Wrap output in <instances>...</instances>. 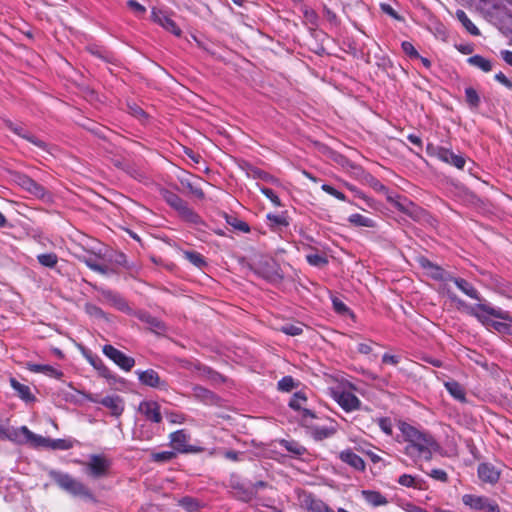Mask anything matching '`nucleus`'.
<instances>
[{"label":"nucleus","mask_w":512,"mask_h":512,"mask_svg":"<svg viewBox=\"0 0 512 512\" xmlns=\"http://www.w3.org/2000/svg\"><path fill=\"white\" fill-rule=\"evenodd\" d=\"M245 170L248 177H252L253 179H260L269 183L277 182V179L274 176L251 164L246 163Z\"/></svg>","instance_id":"nucleus-37"},{"label":"nucleus","mask_w":512,"mask_h":512,"mask_svg":"<svg viewBox=\"0 0 512 512\" xmlns=\"http://www.w3.org/2000/svg\"><path fill=\"white\" fill-rule=\"evenodd\" d=\"M101 292V295L108 301L112 302L113 304L117 305L119 308L124 304V300L123 298L113 292L112 290H109V289H101L100 290Z\"/></svg>","instance_id":"nucleus-50"},{"label":"nucleus","mask_w":512,"mask_h":512,"mask_svg":"<svg viewBox=\"0 0 512 512\" xmlns=\"http://www.w3.org/2000/svg\"><path fill=\"white\" fill-rule=\"evenodd\" d=\"M321 189L338 200L346 201V195L329 184H323Z\"/></svg>","instance_id":"nucleus-59"},{"label":"nucleus","mask_w":512,"mask_h":512,"mask_svg":"<svg viewBox=\"0 0 512 512\" xmlns=\"http://www.w3.org/2000/svg\"><path fill=\"white\" fill-rule=\"evenodd\" d=\"M138 318L140 321L146 323L151 331L157 334H161L166 331L165 323L147 312L139 313Z\"/></svg>","instance_id":"nucleus-27"},{"label":"nucleus","mask_w":512,"mask_h":512,"mask_svg":"<svg viewBox=\"0 0 512 512\" xmlns=\"http://www.w3.org/2000/svg\"><path fill=\"white\" fill-rule=\"evenodd\" d=\"M151 18L155 23H157L158 25H160L176 37H180L182 35V30L176 24V22L170 17L167 11L153 8L151 11Z\"/></svg>","instance_id":"nucleus-15"},{"label":"nucleus","mask_w":512,"mask_h":512,"mask_svg":"<svg viewBox=\"0 0 512 512\" xmlns=\"http://www.w3.org/2000/svg\"><path fill=\"white\" fill-rule=\"evenodd\" d=\"M466 102L471 108H478L480 105V97L477 91L472 87L465 88Z\"/></svg>","instance_id":"nucleus-48"},{"label":"nucleus","mask_w":512,"mask_h":512,"mask_svg":"<svg viewBox=\"0 0 512 512\" xmlns=\"http://www.w3.org/2000/svg\"><path fill=\"white\" fill-rule=\"evenodd\" d=\"M87 399L90 402L101 404L105 408L109 409L110 414L113 417H120L125 409V402L123 398L117 394L107 395L101 399H98L92 395H88Z\"/></svg>","instance_id":"nucleus-10"},{"label":"nucleus","mask_w":512,"mask_h":512,"mask_svg":"<svg viewBox=\"0 0 512 512\" xmlns=\"http://www.w3.org/2000/svg\"><path fill=\"white\" fill-rule=\"evenodd\" d=\"M348 221L350 224L356 227H367V228H374L376 227V222L366 216H363L359 213L351 214L348 217Z\"/></svg>","instance_id":"nucleus-40"},{"label":"nucleus","mask_w":512,"mask_h":512,"mask_svg":"<svg viewBox=\"0 0 512 512\" xmlns=\"http://www.w3.org/2000/svg\"><path fill=\"white\" fill-rule=\"evenodd\" d=\"M468 313L475 318H477L482 324L487 327H490L491 317L509 320L510 314L508 311H505L501 308H494L487 304H476L474 306L468 307Z\"/></svg>","instance_id":"nucleus-4"},{"label":"nucleus","mask_w":512,"mask_h":512,"mask_svg":"<svg viewBox=\"0 0 512 512\" xmlns=\"http://www.w3.org/2000/svg\"><path fill=\"white\" fill-rule=\"evenodd\" d=\"M339 459L359 472H364L366 468L365 461L357 455L352 449L348 448L339 453Z\"/></svg>","instance_id":"nucleus-23"},{"label":"nucleus","mask_w":512,"mask_h":512,"mask_svg":"<svg viewBox=\"0 0 512 512\" xmlns=\"http://www.w3.org/2000/svg\"><path fill=\"white\" fill-rule=\"evenodd\" d=\"M377 424L386 435L391 436L393 431L392 421L389 417H381L377 419Z\"/></svg>","instance_id":"nucleus-54"},{"label":"nucleus","mask_w":512,"mask_h":512,"mask_svg":"<svg viewBox=\"0 0 512 512\" xmlns=\"http://www.w3.org/2000/svg\"><path fill=\"white\" fill-rule=\"evenodd\" d=\"M403 52L411 59H415L420 57V54L414 47V45L409 41H403L401 44Z\"/></svg>","instance_id":"nucleus-57"},{"label":"nucleus","mask_w":512,"mask_h":512,"mask_svg":"<svg viewBox=\"0 0 512 512\" xmlns=\"http://www.w3.org/2000/svg\"><path fill=\"white\" fill-rule=\"evenodd\" d=\"M494 79L499 82L500 84H502L503 86H505L507 89H510L512 90V81L510 79H508L504 73L502 72H498L495 74L494 76Z\"/></svg>","instance_id":"nucleus-64"},{"label":"nucleus","mask_w":512,"mask_h":512,"mask_svg":"<svg viewBox=\"0 0 512 512\" xmlns=\"http://www.w3.org/2000/svg\"><path fill=\"white\" fill-rule=\"evenodd\" d=\"M161 194L165 202L176 210L184 221L194 225L202 223L201 217L179 195L169 190H164Z\"/></svg>","instance_id":"nucleus-3"},{"label":"nucleus","mask_w":512,"mask_h":512,"mask_svg":"<svg viewBox=\"0 0 512 512\" xmlns=\"http://www.w3.org/2000/svg\"><path fill=\"white\" fill-rule=\"evenodd\" d=\"M444 387L448 391V393L457 401L461 403H466V391L465 388L456 380H448L444 382Z\"/></svg>","instance_id":"nucleus-26"},{"label":"nucleus","mask_w":512,"mask_h":512,"mask_svg":"<svg viewBox=\"0 0 512 512\" xmlns=\"http://www.w3.org/2000/svg\"><path fill=\"white\" fill-rule=\"evenodd\" d=\"M158 434H160V426L145 421L137 424L133 430V437L142 441L152 440Z\"/></svg>","instance_id":"nucleus-21"},{"label":"nucleus","mask_w":512,"mask_h":512,"mask_svg":"<svg viewBox=\"0 0 512 512\" xmlns=\"http://www.w3.org/2000/svg\"><path fill=\"white\" fill-rule=\"evenodd\" d=\"M135 373L138 376L139 382L145 386L163 391L168 389V383L162 380L154 369L136 370Z\"/></svg>","instance_id":"nucleus-16"},{"label":"nucleus","mask_w":512,"mask_h":512,"mask_svg":"<svg viewBox=\"0 0 512 512\" xmlns=\"http://www.w3.org/2000/svg\"><path fill=\"white\" fill-rule=\"evenodd\" d=\"M138 412L143 415L145 422L160 426L163 420L161 406L157 401L143 400L139 403Z\"/></svg>","instance_id":"nucleus-11"},{"label":"nucleus","mask_w":512,"mask_h":512,"mask_svg":"<svg viewBox=\"0 0 512 512\" xmlns=\"http://www.w3.org/2000/svg\"><path fill=\"white\" fill-rule=\"evenodd\" d=\"M307 402L306 393L303 391H297L291 397L288 406L299 413L300 424H309L317 418L316 414L304 407Z\"/></svg>","instance_id":"nucleus-7"},{"label":"nucleus","mask_w":512,"mask_h":512,"mask_svg":"<svg viewBox=\"0 0 512 512\" xmlns=\"http://www.w3.org/2000/svg\"><path fill=\"white\" fill-rule=\"evenodd\" d=\"M428 151H432L441 161L450 164L458 169H463L466 164V159L463 155L455 154L450 149L445 147H434L433 145L427 146Z\"/></svg>","instance_id":"nucleus-13"},{"label":"nucleus","mask_w":512,"mask_h":512,"mask_svg":"<svg viewBox=\"0 0 512 512\" xmlns=\"http://www.w3.org/2000/svg\"><path fill=\"white\" fill-rule=\"evenodd\" d=\"M83 262L89 267L91 270L98 272L100 274H106L108 271V268L106 266L100 265L97 263V261L93 258H85Z\"/></svg>","instance_id":"nucleus-55"},{"label":"nucleus","mask_w":512,"mask_h":512,"mask_svg":"<svg viewBox=\"0 0 512 512\" xmlns=\"http://www.w3.org/2000/svg\"><path fill=\"white\" fill-rule=\"evenodd\" d=\"M298 386V383L292 376H284L277 383V389L281 392H290Z\"/></svg>","instance_id":"nucleus-47"},{"label":"nucleus","mask_w":512,"mask_h":512,"mask_svg":"<svg viewBox=\"0 0 512 512\" xmlns=\"http://www.w3.org/2000/svg\"><path fill=\"white\" fill-rule=\"evenodd\" d=\"M387 200L393 204L399 211L408 215L409 217L417 220L420 218L423 210L414 204L412 201L408 200L406 197H402L400 195L388 196Z\"/></svg>","instance_id":"nucleus-14"},{"label":"nucleus","mask_w":512,"mask_h":512,"mask_svg":"<svg viewBox=\"0 0 512 512\" xmlns=\"http://www.w3.org/2000/svg\"><path fill=\"white\" fill-rule=\"evenodd\" d=\"M228 487L234 492V495L243 502H249L255 498V489L250 487V483L245 482L240 475L232 473L228 479Z\"/></svg>","instance_id":"nucleus-8"},{"label":"nucleus","mask_w":512,"mask_h":512,"mask_svg":"<svg viewBox=\"0 0 512 512\" xmlns=\"http://www.w3.org/2000/svg\"><path fill=\"white\" fill-rule=\"evenodd\" d=\"M417 263L425 271V274L435 281L448 282V279H451L450 272L444 270L441 266L433 263L424 256L418 257Z\"/></svg>","instance_id":"nucleus-12"},{"label":"nucleus","mask_w":512,"mask_h":512,"mask_svg":"<svg viewBox=\"0 0 512 512\" xmlns=\"http://www.w3.org/2000/svg\"><path fill=\"white\" fill-rule=\"evenodd\" d=\"M177 456L176 452L173 450L170 451H161V452H152L151 453V461L155 463H168L175 459Z\"/></svg>","instance_id":"nucleus-44"},{"label":"nucleus","mask_w":512,"mask_h":512,"mask_svg":"<svg viewBox=\"0 0 512 512\" xmlns=\"http://www.w3.org/2000/svg\"><path fill=\"white\" fill-rule=\"evenodd\" d=\"M37 261L44 267L54 268L58 263V256L55 253H43L37 255Z\"/></svg>","instance_id":"nucleus-45"},{"label":"nucleus","mask_w":512,"mask_h":512,"mask_svg":"<svg viewBox=\"0 0 512 512\" xmlns=\"http://www.w3.org/2000/svg\"><path fill=\"white\" fill-rule=\"evenodd\" d=\"M177 505L186 512H199L205 507V503L192 496H184L177 501Z\"/></svg>","instance_id":"nucleus-29"},{"label":"nucleus","mask_w":512,"mask_h":512,"mask_svg":"<svg viewBox=\"0 0 512 512\" xmlns=\"http://www.w3.org/2000/svg\"><path fill=\"white\" fill-rule=\"evenodd\" d=\"M398 428L408 443L404 448V453L407 456L414 461L431 460L433 451L438 448V444L430 433L420 431L404 421H399Z\"/></svg>","instance_id":"nucleus-1"},{"label":"nucleus","mask_w":512,"mask_h":512,"mask_svg":"<svg viewBox=\"0 0 512 512\" xmlns=\"http://www.w3.org/2000/svg\"><path fill=\"white\" fill-rule=\"evenodd\" d=\"M307 262L312 266L321 267L328 263V260L320 254H309L306 256Z\"/></svg>","instance_id":"nucleus-56"},{"label":"nucleus","mask_w":512,"mask_h":512,"mask_svg":"<svg viewBox=\"0 0 512 512\" xmlns=\"http://www.w3.org/2000/svg\"><path fill=\"white\" fill-rule=\"evenodd\" d=\"M128 112L138 119L147 118L146 112L136 103L127 104Z\"/></svg>","instance_id":"nucleus-60"},{"label":"nucleus","mask_w":512,"mask_h":512,"mask_svg":"<svg viewBox=\"0 0 512 512\" xmlns=\"http://www.w3.org/2000/svg\"><path fill=\"white\" fill-rule=\"evenodd\" d=\"M259 190L261 191V193L263 195H265L273 203L274 206H276V207L283 206L280 198L276 195V193L272 189L265 187V186H259Z\"/></svg>","instance_id":"nucleus-53"},{"label":"nucleus","mask_w":512,"mask_h":512,"mask_svg":"<svg viewBox=\"0 0 512 512\" xmlns=\"http://www.w3.org/2000/svg\"><path fill=\"white\" fill-rule=\"evenodd\" d=\"M255 273L272 284L283 280V273L279 264L272 258L261 260L254 269Z\"/></svg>","instance_id":"nucleus-6"},{"label":"nucleus","mask_w":512,"mask_h":512,"mask_svg":"<svg viewBox=\"0 0 512 512\" xmlns=\"http://www.w3.org/2000/svg\"><path fill=\"white\" fill-rule=\"evenodd\" d=\"M467 62L470 65L479 68L483 72H490L492 70V67H493L492 62L490 60L484 58L483 56H481L479 54H476V55H473V56L469 57L467 59Z\"/></svg>","instance_id":"nucleus-43"},{"label":"nucleus","mask_w":512,"mask_h":512,"mask_svg":"<svg viewBox=\"0 0 512 512\" xmlns=\"http://www.w3.org/2000/svg\"><path fill=\"white\" fill-rule=\"evenodd\" d=\"M429 476L434 480L446 483L448 481L447 473L442 469H432Z\"/></svg>","instance_id":"nucleus-62"},{"label":"nucleus","mask_w":512,"mask_h":512,"mask_svg":"<svg viewBox=\"0 0 512 512\" xmlns=\"http://www.w3.org/2000/svg\"><path fill=\"white\" fill-rule=\"evenodd\" d=\"M48 475L61 489L69 494L80 497L86 501L97 502V499L91 491L82 482L73 478L71 475L57 470H50Z\"/></svg>","instance_id":"nucleus-2"},{"label":"nucleus","mask_w":512,"mask_h":512,"mask_svg":"<svg viewBox=\"0 0 512 512\" xmlns=\"http://www.w3.org/2000/svg\"><path fill=\"white\" fill-rule=\"evenodd\" d=\"M170 445L173 447V451L177 453H191L196 452L198 449L195 447L188 445V441L190 439L189 434L184 430L180 429L175 432H172L169 435Z\"/></svg>","instance_id":"nucleus-17"},{"label":"nucleus","mask_w":512,"mask_h":512,"mask_svg":"<svg viewBox=\"0 0 512 512\" xmlns=\"http://www.w3.org/2000/svg\"><path fill=\"white\" fill-rule=\"evenodd\" d=\"M401 486L404 487H415V478L410 474H403L398 478L397 481Z\"/></svg>","instance_id":"nucleus-63"},{"label":"nucleus","mask_w":512,"mask_h":512,"mask_svg":"<svg viewBox=\"0 0 512 512\" xmlns=\"http://www.w3.org/2000/svg\"><path fill=\"white\" fill-rule=\"evenodd\" d=\"M455 16L457 18V20L463 25V27L473 36H479L480 35V31L479 29L476 27V25H474V23L469 19V17L467 16V14L465 13L464 10H461V9H458L456 10V13H455Z\"/></svg>","instance_id":"nucleus-39"},{"label":"nucleus","mask_w":512,"mask_h":512,"mask_svg":"<svg viewBox=\"0 0 512 512\" xmlns=\"http://www.w3.org/2000/svg\"><path fill=\"white\" fill-rule=\"evenodd\" d=\"M301 504L308 512H334L324 501L311 493L302 496Z\"/></svg>","instance_id":"nucleus-22"},{"label":"nucleus","mask_w":512,"mask_h":512,"mask_svg":"<svg viewBox=\"0 0 512 512\" xmlns=\"http://www.w3.org/2000/svg\"><path fill=\"white\" fill-rule=\"evenodd\" d=\"M10 384H11V387L18 393V396L22 400H24L26 402H30V401H34L35 400V397L31 393V390H30L29 386L20 383L19 381H17L13 377L10 378Z\"/></svg>","instance_id":"nucleus-38"},{"label":"nucleus","mask_w":512,"mask_h":512,"mask_svg":"<svg viewBox=\"0 0 512 512\" xmlns=\"http://www.w3.org/2000/svg\"><path fill=\"white\" fill-rule=\"evenodd\" d=\"M448 282H453L457 286V288L459 290H461L468 297L475 299V300H480L479 292L467 280L460 278V277H455L451 274V279H448Z\"/></svg>","instance_id":"nucleus-25"},{"label":"nucleus","mask_w":512,"mask_h":512,"mask_svg":"<svg viewBox=\"0 0 512 512\" xmlns=\"http://www.w3.org/2000/svg\"><path fill=\"white\" fill-rule=\"evenodd\" d=\"M26 368L33 373H42L50 377L61 378L63 376L62 371L55 369L53 366L48 364H36L28 362Z\"/></svg>","instance_id":"nucleus-30"},{"label":"nucleus","mask_w":512,"mask_h":512,"mask_svg":"<svg viewBox=\"0 0 512 512\" xmlns=\"http://www.w3.org/2000/svg\"><path fill=\"white\" fill-rule=\"evenodd\" d=\"M278 444L293 457H301L307 452V449L303 445L293 439H280L278 440Z\"/></svg>","instance_id":"nucleus-31"},{"label":"nucleus","mask_w":512,"mask_h":512,"mask_svg":"<svg viewBox=\"0 0 512 512\" xmlns=\"http://www.w3.org/2000/svg\"><path fill=\"white\" fill-rule=\"evenodd\" d=\"M266 218L269 221V225L272 229L278 227H288L290 224L287 212H282L281 214L268 213Z\"/></svg>","instance_id":"nucleus-42"},{"label":"nucleus","mask_w":512,"mask_h":512,"mask_svg":"<svg viewBox=\"0 0 512 512\" xmlns=\"http://www.w3.org/2000/svg\"><path fill=\"white\" fill-rule=\"evenodd\" d=\"M184 257L198 268H203L207 265L205 258L196 251H184Z\"/></svg>","instance_id":"nucleus-46"},{"label":"nucleus","mask_w":512,"mask_h":512,"mask_svg":"<svg viewBox=\"0 0 512 512\" xmlns=\"http://www.w3.org/2000/svg\"><path fill=\"white\" fill-rule=\"evenodd\" d=\"M24 427L25 426H21L19 428H9V427L2 425L0 441L9 440V441L15 442V443L26 442L25 437H24V432L22 431V429Z\"/></svg>","instance_id":"nucleus-28"},{"label":"nucleus","mask_w":512,"mask_h":512,"mask_svg":"<svg viewBox=\"0 0 512 512\" xmlns=\"http://www.w3.org/2000/svg\"><path fill=\"white\" fill-rule=\"evenodd\" d=\"M22 431L24 432L25 441L30 442L34 448L44 447L50 449L51 438L37 435L27 427H24Z\"/></svg>","instance_id":"nucleus-33"},{"label":"nucleus","mask_w":512,"mask_h":512,"mask_svg":"<svg viewBox=\"0 0 512 512\" xmlns=\"http://www.w3.org/2000/svg\"><path fill=\"white\" fill-rule=\"evenodd\" d=\"M22 186L29 193H31L32 195H34L35 197H37L39 199H44L48 194V192L44 188V186H42L41 184H39L38 182H36L35 180H33L32 178H29V177H25L23 179Z\"/></svg>","instance_id":"nucleus-35"},{"label":"nucleus","mask_w":512,"mask_h":512,"mask_svg":"<svg viewBox=\"0 0 512 512\" xmlns=\"http://www.w3.org/2000/svg\"><path fill=\"white\" fill-rule=\"evenodd\" d=\"M477 474L483 483L495 485L500 479L501 471L492 463L484 462L478 465Z\"/></svg>","instance_id":"nucleus-19"},{"label":"nucleus","mask_w":512,"mask_h":512,"mask_svg":"<svg viewBox=\"0 0 512 512\" xmlns=\"http://www.w3.org/2000/svg\"><path fill=\"white\" fill-rule=\"evenodd\" d=\"M89 363L98 371L99 375L109 381H116V375L104 364L98 356H89Z\"/></svg>","instance_id":"nucleus-32"},{"label":"nucleus","mask_w":512,"mask_h":512,"mask_svg":"<svg viewBox=\"0 0 512 512\" xmlns=\"http://www.w3.org/2000/svg\"><path fill=\"white\" fill-rule=\"evenodd\" d=\"M227 223L231 225L234 229L239 230L243 233L250 232V226L245 221H242L234 216L227 217Z\"/></svg>","instance_id":"nucleus-51"},{"label":"nucleus","mask_w":512,"mask_h":512,"mask_svg":"<svg viewBox=\"0 0 512 512\" xmlns=\"http://www.w3.org/2000/svg\"><path fill=\"white\" fill-rule=\"evenodd\" d=\"M363 499L373 507L384 506L388 503L387 498L376 490H362Z\"/></svg>","instance_id":"nucleus-36"},{"label":"nucleus","mask_w":512,"mask_h":512,"mask_svg":"<svg viewBox=\"0 0 512 512\" xmlns=\"http://www.w3.org/2000/svg\"><path fill=\"white\" fill-rule=\"evenodd\" d=\"M103 354L122 370L129 372L135 366V359L127 356L111 344L102 347Z\"/></svg>","instance_id":"nucleus-9"},{"label":"nucleus","mask_w":512,"mask_h":512,"mask_svg":"<svg viewBox=\"0 0 512 512\" xmlns=\"http://www.w3.org/2000/svg\"><path fill=\"white\" fill-rule=\"evenodd\" d=\"M7 128L13 132L14 134L18 135L19 137L29 141L33 145L39 147L40 149L46 151L48 145L42 141L41 139L37 138L33 134H31L22 124L14 123L11 121H8L6 123Z\"/></svg>","instance_id":"nucleus-18"},{"label":"nucleus","mask_w":512,"mask_h":512,"mask_svg":"<svg viewBox=\"0 0 512 512\" xmlns=\"http://www.w3.org/2000/svg\"><path fill=\"white\" fill-rule=\"evenodd\" d=\"M512 323H505V322H499V321H491L490 327L495 329L496 331L500 333H507L510 334Z\"/></svg>","instance_id":"nucleus-61"},{"label":"nucleus","mask_w":512,"mask_h":512,"mask_svg":"<svg viewBox=\"0 0 512 512\" xmlns=\"http://www.w3.org/2000/svg\"><path fill=\"white\" fill-rule=\"evenodd\" d=\"M303 427L307 428L311 434V436L317 440L321 441L326 438L331 437L335 433L334 428L329 427H319L313 424L312 422H309V424H301Z\"/></svg>","instance_id":"nucleus-34"},{"label":"nucleus","mask_w":512,"mask_h":512,"mask_svg":"<svg viewBox=\"0 0 512 512\" xmlns=\"http://www.w3.org/2000/svg\"><path fill=\"white\" fill-rule=\"evenodd\" d=\"M108 467L109 463L104 457L99 455H92L90 457L88 470L93 477L98 478L103 476L106 473Z\"/></svg>","instance_id":"nucleus-24"},{"label":"nucleus","mask_w":512,"mask_h":512,"mask_svg":"<svg viewBox=\"0 0 512 512\" xmlns=\"http://www.w3.org/2000/svg\"><path fill=\"white\" fill-rule=\"evenodd\" d=\"M480 8L490 13L491 10H498L501 4L498 0H479Z\"/></svg>","instance_id":"nucleus-58"},{"label":"nucleus","mask_w":512,"mask_h":512,"mask_svg":"<svg viewBox=\"0 0 512 512\" xmlns=\"http://www.w3.org/2000/svg\"><path fill=\"white\" fill-rule=\"evenodd\" d=\"M193 394L195 398L206 404L213 403L216 399V395L214 392L199 385L193 387Z\"/></svg>","instance_id":"nucleus-41"},{"label":"nucleus","mask_w":512,"mask_h":512,"mask_svg":"<svg viewBox=\"0 0 512 512\" xmlns=\"http://www.w3.org/2000/svg\"><path fill=\"white\" fill-rule=\"evenodd\" d=\"M461 500L466 507L475 512H501L499 504L484 495L464 494Z\"/></svg>","instance_id":"nucleus-5"},{"label":"nucleus","mask_w":512,"mask_h":512,"mask_svg":"<svg viewBox=\"0 0 512 512\" xmlns=\"http://www.w3.org/2000/svg\"><path fill=\"white\" fill-rule=\"evenodd\" d=\"M334 400L346 412H351L360 408L361 401L351 392L342 391L334 393Z\"/></svg>","instance_id":"nucleus-20"},{"label":"nucleus","mask_w":512,"mask_h":512,"mask_svg":"<svg viewBox=\"0 0 512 512\" xmlns=\"http://www.w3.org/2000/svg\"><path fill=\"white\" fill-rule=\"evenodd\" d=\"M74 440L71 439H51L50 449L69 450L74 446Z\"/></svg>","instance_id":"nucleus-49"},{"label":"nucleus","mask_w":512,"mask_h":512,"mask_svg":"<svg viewBox=\"0 0 512 512\" xmlns=\"http://www.w3.org/2000/svg\"><path fill=\"white\" fill-rule=\"evenodd\" d=\"M280 331L289 336H298L303 332V325L287 323L281 326Z\"/></svg>","instance_id":"nucleus-52"}]
</instances>
